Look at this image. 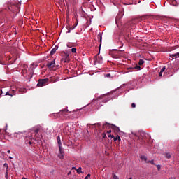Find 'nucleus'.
Segmentation results:
<instances>
[{"mask_svg": "<svg viewBox=\"0 0 179 179\" xmlns=\"http://www.w3.org/2000/svg\"><path fill=\"white\" fill-rule=\"evenodd\" d=\"M29 75H31V78L33 76L34 73V64H31L29 69Z\"/></svg>", "mask_w": 179, "mask_h": 179, "instance_id": "8", "label": "nucleus"}, {"mask_svg": "<svg viewBox=\"0 0 179 179\" xmlns=\"http://www.w3.org/2000/svg\"><path fill=\"white\" fill-rule=\"evenodd\" d=\"M3 166H4V167H6V169H8V165L6 163H5V164H3Z\"/></svg>", "mask_w": 179, "mask_h": 179, "instance_id": "34", "label": "nucleus"}, {"mask_svg": "<svg viewBox=\"0 0 179 179\" xmlns=\"http://www.w3.org/2000/svg\"><path fill=\"white\" fill-rule=\"evenodd\" d=\"M49 80H50L48 78L38 80L37 84L38 87H43V86H47V85H48Z\"/></svg>", "mask_w": 179, "mask_h": 179, "instance_id": "4", "label": "nucleus"}, {"mask_svg": "<svg viewBox=\"0 0 179 179\" xmlns=\"http://www.w3.org/2000/svg\"><path fill=\"white\" fill-rule=\"evenodd\" d=\"M159 77L163 76V72L160 71V72L159 73Z\"/></svg>", "mask_w": 179, "mask_h": 179, "instance_id": "31", "label": "nucleus"}, {"mask_svg": "<svg viewBox=\"0 0 179 179\" xmlns=\"http://www.w3.org/2000/svg\"><path fill=\"white\" fill-rule=\"evenodd\" d=\"M94 125H99V126H100V123L94 124Z\"/></svg>", "mask_w": 179, "mask_h": 179, "instance_id": "41", "label": "nucleus"}, {"mask_svg": "<svg viewBox=\"0 0 179 179\" xmlns=\"http://www.w3.org/2000/svg\"><path fill=\"white\" fill-rule=\"evenodd\" d=\"M164 71H166V66H164L160 71L163 73Z\"/></svg>", "mask_w": 179, "mask_h": 179, "instance_id": "29", "label": "nucleus"}, {"mask_svg": "<svg viewBox=\"0 0 179 179\" xmlns=\"http://www.w3.org/2000/svg\"><path fill=\"white\" fill-rule=\"evenodd\" d=\"M76 171L78 174H83V171H82V167H79L78 169H77Z\"/></svg>", "mask_w": 179, "mask_h": 179, "instance_id": "16", "label": "nucleus"}, {"mask_svg": "<svg viewBox=\"0 0 179 179\" xmlns=\"http://www.w3.org/2000/svg\"><path fill=\"white\" fill-rule=\"evenodd\" d=\"M40 129H41V128L37 127L34 131L35 134H38V132H40Z\"/></svg>", "mask_w": 179, "mask_h": 179, "instance_id": "18", "label": "nucleus"}, {"mask_svg": "<svg viewBox=\"0 0 179 179\" xmlns=\"http://www.w3.org/2000/svg\"><path fill=\"white\" fill-rule=\"evenodd\" d=\"M113 179H120L116 175H113Z\"/></svg>", "mask_w": 179, "mask_h": 179, "instance_id": "32", "label": "nucleus"}, {"mask_svg": "<svg viewBox=\"0 0 179 179\" xmlns=\"http://www.w3.org/2000/svg\"><path fill=\"white\" fill-rule=\"evenodd\" d=\"M157 170L159 171H160V169H162V166L161 165H157Z\"/></svg>", "mask_w": 179, "mask_h": 179, "instance_id": "28", "label": "nucleus"}, {"mask_svg": "<svg viewBox=\"0 0 179 179\" xmlns=\"http://www.w3.org/2000/svg\"><path fill=\"white\" fill-rule=\"evenodd\" d=\"M129 69H137L138 71H141V67L137 65L134 68H129Z\"/></svg>", "mask_w": 179, "mask_h": 179, "instance_id": "17", "label": "nucleus"}, {"mask_svg": "<svg viewBox=\"0 0 179 179\" xmlns=\"http://www.w3.org/2000/svg\"><path fill=\"white\" fill-rule=\"evenodd\" d=\"M169 179H176V177L169 178Z\"/></svg>", "mask_w": 179, "mask_h": 179, "instance_id": "42", "label": "nucleus"}, {"mask_svg": "<svg viewBox=\"0 0 179 179\" xmlns=\"http://www.w3.org/2000/svg\"><path fill=\"white\" fill-rule=\"evenodd\" d=\"M68 174H71V172H70V173H69Z\"/></svg>", "mask_w": 179, "mask_h": 179, "instance_id": "46", "label": "nucleus"}, {"mask_svg": "<svg viewBox=\"0 0 179 179\" xmlns=\"http://www.w3.org/2000/svg\"><path fill=\"white\" fill-rule=\"evenodd\" d=\"M63 120H73V118H76V117L75 116V112H63Z\"/></svg>", "mask_w": 179, "mask_h": 179, "instance_id": "1", "label": "nucleus"}, {"mask_svg": "<svg viewBox=\"0 0 179 179\" xmlns=\"http://www.w3.org/2000/svg\"><path fill=\"white\" fill-rule=\"evenodd\" d=\"M98 38H100V45H99V47H101V41L103 40V36L101 35V34H98Z\"/></svg>", "mask_w": 179, "mask_h": 179, "instance_id": "15", "label": "nucleus"}, {"mask_svg": "<svg viewBox=\"0 0 179 179\" xmlns=\"http://www.w3.org/2000/svg\"><path fill=\"white\" fill-rule=\"evenodd\" d=\"M41 137L40 136V134H36L34 136V138L32 139H34V141H37V139H40Z\"/></svg>", "mask_w": 179, "mask_h": 179, "instance_id": "14", "label": "nucleus"}, {"mask_svg": "<svg viewBox=\"0 0 179 179\" xmlns=\"http://www.w3.org/2000/svg\"><path fill=\"white\" fill-rule=\"evenodd\" d=\"M129 179H132V177L129 178Z\"/></svg>", "mask_w": 179, "mask_h": 179, "instance_id": "45", "label": "nucleus"}, {"mask_svg": "<svg viewBox=\"0 0 179 179\" xmlns=\"http://www.w3.org/2000/svg\"><path fill=\"white\" fill-rule=\"evenodd\" d=\"M25 72H27V71H26V70H23V71H22V73H23V75H24V73H25Z\"/></svg>", "mask_w": 179, "mask_h": 179, "instance_id": "39", "label": "nucleus"}, {"mask_svg": "<svg viewBox=\"0 0 179 179\" xmlns=\"http://www.w3.org/2000/svg\"><path fill=\"white\" fill-rule=\"evenodd\" d=\"M67 33H71V30H69V31H67Z\"/></svg>", "mask_w": 179, "mask_h": 179, "instance_id": "44", "label": "nucleus"}, {"mask_svg": "<svg viewBox=\"0 0 179 179\" xmlns=\"http://www.w3.org/2000/svg\"><path fill=\"white\" fill-rule=\"evenodd\" d=\"M59 154L58 155V157H59V159H64V148H59Z\"/></svg>", "mask_w": 179, "mask_h": 179, "instance_id": "10", "label": "nucleus"}, {"mask_svg": "<svg viewBox=\"0 0 179 179\" xmlns=\"http://www.w3.org/2000/svg\"><path fill=\"white\" fill-rule=\"evenodd\" d=\"M46 66L49 69H52V68L55 67V59H54L52 62H48L46 64Z\"/></svg>", "mask_w": 179, "mask_h": 179, "instance_id": "6", "label": "nucleus"}, {"mask_svg": "<svg viewBox=\"0 0 179 179\" xmlns=\"http://www.w3.org/2000/svg\"><path fill=\"white\" fill-rule=\"evenodd\" d=\"M6 178H8V171L6 172Z\"/></svg>", "mask_w": 179, "mask_h": 179, "instance_id": "36", "label": "nucleus"}, {"mask_svg": "<svg viewBox=\"0 0 179 179\" xmlns=\"http://www.w3.org/2000/svg\"><path fill=\"white\" fill-rule=\"evenodd\" d=\"M171 58H172L171 59H174V58H179V52L175 53V54H172L169 55Z\"/></svg>", "mask_w": 179, "mask_h": 179, "instance_id": "12", "label": "nucleus"}, {"mask_svg": "<svg viewBox=\"0 0 179 179\" xmlns=\"http://www.w3.org/2000/svg\"><path fill=\"white\" fill-rule=\"evenodd\" d=\"M106 133L107 134H111V130H108Z\"/></svg>", "mask_w": 179, "mask_h": 179, "instance_id": "38", "label": "nucleus"}, {"mask_svg": "<svg viewBox=\"0 0 179 179\" xmlns=\"http://www.w3.org/2000/svg\"><path fill=\"white\" fill-rule=\"evenodd\" d=\"M63 113H68V109L61 110L58 113H55L50 115L51 118H62L63 119Z\"/></svg>", "mask_w": 179, "mask_h": 179, "instance_id": "2", "label": "nucleus"}, {"mask_svg": "<svg viewBox=\"0 0 179 179\" xmlns=\"http://www.w3.org/2000/svg\"><path fill=\"white\" fill-rule=\"evenodd\" d=\"M106 78H111V74L110 73H106Z\"/></svg>", "mask_w": 179, "mask_h": 179, "instance_id": "27", "label": "nucleus"}, {"mask_svg": "<svg viewBox=\"0 0 179 179\" xmlns=\"http://www.w3.org/2000/svg\"><path fill=\"white\" fill-rule=\"evenodd\" d=\"M116 23H118V16L116 17Z\"/></svg>", "mask_w": 179, "mask_h": 179, "instance_id": "37", "label": "nucleus"}, {"mask_svg": "<svg viewBox=\"0 0 179 179\" xmlns=\"http://www.w3.org/2000/svg\"><path fill=\"white\" fill-rule=\"evenodd\" d=\"M108 138H111V139H113V138L114 142H115L116 141H119L120 142L121 141V138H120V136H117L116 137H114V135L108 134Z\"/></svg>", "mask_w": 179, "mask_h": 179, "instance_id": "7", "label": "nucleus"}, {"mask_svg": "<svg viewBox=\"0 0 179 179\" xmlns=\"http://www.w3.org/2000/svg\"><path fill=\"white\" fill-rule=\"evenodd\" d=\"M29 145H33V143L31 141H28Z\"/></svg>", "mask_w": 179, "mask_h": 179, "instance_id": "35", "label": "nucleus"}, {"mask_svg": "<svg viewBox=\"0 0 179 179\" xmlns=\"http://www.w3.org/2000/svg\"><path fill=\"white\" fill-rule=\"evenodd\" d=\"M64 62H69V55H66Z\"/></svg>", "mask_w": 179, "mask_h": 179, "instance_id": "22", "label": "nucleus"}, {"mask_svg": "<svg viewBox=\"0 0 179 179\" xmlns=\"http://www.w3.org/2000/svg\"><path fill=\"white\" fill-rule=\"evenodd\" d=\"M71 52H73V54H75L76 52V48H73L71 49Z\"/></svg>", "mask_w": 179, "mask_h": 179, "instance_id": "24", "label": "nucleus"}, {"mask_svg": "<svg viewBox=\"0 0 179 179\" xmlns=\"http://www.w3.org/2000/svg\"><path fill=\"white\" fill-rule=\"evenodd\" d=\"M132 134L134 135V136H136V138H138V139L139 140L140 145H145V140L143 139V136H149V134L146 133H143L142 134H141V136H139V135H138L136 133H132Z\"/></svg>", "mask_w": 179, "mask_h": 179, "instance_id": "3", "label": "nucleus"}, {"mask_svg": "<svg viewBox=\"0 0 179 179\" xmlns=\"http://www.w3.org/2000/svg\"><path fill=\"white\" fill-rule=\"evenodd\" d=\"M16 93L15 92V90H12V91H8L5 96H11V97H13V96H15Z\"/></svg>", "mask_w": 179, "mask_h": 179, "instance_id": "9", "label": "nucleus"}, {"mask_svg": "<svg viewBox=\"0 0 179 179\" xmlns=\"http://www.w3.org/2000/svg\"><path fill=\"white\" fill-rule=\"evenodd\" d=\"M171 3V5H173V6H176L177 5V1H176V0H172Z\"/></svg>", "mask_w": 179, "mask_h": 179, "instance_id": "21", "label": "nucleus"}, {"mask_svg": "<svg viewBox=\"0 0 179 179\" xmlns=\"http://www.w3.org/2000/svg\"><path fill=\"white\" fill-rule=\"evenodd\" d=\"M131 107H132V108H135V107H136V104H135V103H132L131 104Z\"/></svg>", "mask_w": 179, "mask_h": 179, "instance_id": "30", "label": "nucleus"}, {"mask_svg": "<svg viewBox=\"0 0 179 179\" xmlns=\"http://www.w3.org/2000/svg\"><path fill=\"white\" fill-rule=\"evenodd\" d=\"M3 92H2V90H0V96H1Z\"/></svg>", "mask_w": 179, "mask_h": 179, "instance_id": "40", "label": "nucleus"}, {"mask_svg": "<svg viewBox=\"0 0 179 179\" xmlns=\"http://www.w3.org/2000/svg\"><path fill=\"white\" fill-rule=\"evenodd\" d=\"M102 138H107V134L106 133L102 134Z\"/></svg>", "mask_w": 179, "mask_h": 179, "instance_id": "25", "label": "nucleus"}, {"mask_svg": "<svg viewBox=\"0 0 179 179\" xmlns=\"http://www.w3.org/2000/svg\"><path fill=\"white\" fill-rule=\"evenodd\" d=\"M57 50H58V46L56 45L51 51H50V55H54L55 52H57Z\"/></svg>", "mask_w": 179, "mask_h": 179, "instance_id": "13", "label": "nucleus"}, {"mask_svg": "<svg viewBox=\"0 0 179 179\" xmlns=\"http://www.w3.org/2000/svg\"><path fill=\"white\" fill-rule=\"evenodd\" d=\"M7 153H10V150H8V151H7Z\"/></svg>", "mask_w": 179, "mask_h": 179, "instance_id": "43", "label": "nucleus"}, {"mask_svg": "<svg viewBox=\"0 0 179 179\" xmlns=\"http://www.w3.org/2000/svg\"><path fill=\"white\" fill-rule=\"evenodd\" d=\"M149 163H151V164H155V162L153 160H151L150 162H148Z\"/></svg>", "mask_w": 179, "mask_h": 179, "instance_id": "33", "label": "nucleus"}, {"mask_svg": "<svg viewBox=\"0 0 179 179\" xmlns=\"http://www.w3.org/2000/svg\"><path fill=\"white\" fill-rule=\"evenodd\" d=\"M57 141L59 145V149L62 148V143H61V137H59V136L57 137Z\"/></svg>", "mask_w": 179, "mask_h": 179, "instance_id": "11", "label": "nucleus"}, {"mask_svg": "<svg viewBox=\"0 0 179 179\" xmlns=\"http://www.w3.org/2000/svg\"><path fill=\"white\" fill-rule=\"evenodd\" d=\"M166 159H170L171 157V155H170L169 152L166 153Z\"/></svg>", "mask_w": 179, "mask_h": 179, "instance_id": "23", "label": "nucleus"}, {"mask_svg": "<svg viewBox=\"0 0 179 179\" xmlns=\"http://www.w3.org/2000/svg\"><path fill=\"white\" fill-rule=\"evenodd\" d=\"M143 64H145V61H143V59H140L138 62V65H143Z\"/></svg>", "mask_w": 179, "mask_h": 179, "instance_id": "20", "label": "nucleus"}, {"mask_svg": "<svg viewBox=\"0 0 179 179\" xmlns=\"http://www.w3.org/2000/svg\"><path fill=\"white\" fill-rule=\"evenodd\" d=\"M90 177H91V175H90V173H88V174L86 176V177L85 178V179H89V178H90Z\"/></svg>", "mask_w": 179, "mask_h": 179, "instance_id": "26", "label": "nucleus"}, {"mask_svg": "<svg viewBox=\"0 0 179 179\" xmlns=\"http://www.w3.org/2000/svg\"><path fill=\"white\" fill-rule=\"evenodd\" d=\"M141 160H144V162H147V160H148V158L146 157H145L144 155H142L141 157Z\"/></svg>", "mask_w": 179, "mask_h": 179, "instance_id": "19", "label": "nucleus"}, {"mask_svg": "<svg viewBox=\"0 0 179 179\" xmlns=\"http://www.w3.org/2000/svg\"><path fill=\"white\" fill-rule=\"evenodd\" d=\"M103 127H109V128H111L112 129H113L115 132H120V127L114 124H110L108 123H106V124H104Z\"/></svg>", "mask_w": 179, "mask_h": 179, "instance_id": "5", "label": "nucleus"}]
</instances>
